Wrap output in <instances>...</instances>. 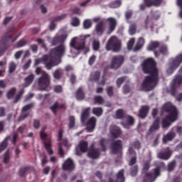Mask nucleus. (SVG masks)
Returning <instances> with one entry per match:
<instances>
[{"label": "nucleus", "instance_id": "1", "mask_svg": "<svg viewBox=\"0 0 182 182\" xmlns=\"http://www.w3.org/2000/svg\"><path fill=\"white\" fill-rule=\"evenodd\" d=\"M142 69L144 73H149L150 76L145 78L141 85L142 90L149 92L153 90L159 81V71L156 68V63L153 58H148L142 63Z\"/></svg>", "mask_w": 182, "mask_h": 182}, {"label": "nucleus", "instance_id": "2", "mask_svg": "<svg viewBox=\"0 0 182 182\" xmlns=\"http://www.w3.org/2000/svg\"><path fill=\"white\" fill-rule=\"evenodd\" d=\"M66 52V47L62 44L58 47L52 50L50 53V55H45L41 59H37L35 61V66L39 65V63H43L45 65L46 69L48 70L52 69L53 66H58L60 63V57L65 55Z\"/></svg>", "mask_w": 182, "mask_h": 182}, {"label": "nucleus", "instance_id": "3", "mask_svg": "<svg viewBox=\"0 0 182 182\" xmlns=\"http://www.w3.org/2000/svg\"><path fill=\"white\" fill-rule=\"evenodd\" d=\"M87 38H90V35H86L80 37H74L71 39L70 43V52L71 53L72 58H76V55L80 53V50H85V52H89V47L85 45V42H86Z\"/></svg>", "mask_w": 182, "mask_h": 182}, {"label": "nucleus", "instance_id": "4", "mask_svg": "<svg viewBox=\"0 0 182 182\" xmlns=\"http://www.w3.org/2000/svg\"><path fill=\"white\" fill-rule=\"evenodd\" d=\"M162 109L164 112H167L168 113V115L162 119L163 129H167V127L171 126V123H173V122L177 120V109L171 102L165 104L162 107Z\"/></svg>", "mask_w": 182, "mask_h": 182}, {"label": "nucleus", "instance_id": "5", "mask_svg": "<svg viewBox=\"0 0 182 182\" xmlns=\"http://www.w3.org/2000/svg\"><path fill=\"white\" fill-rule=\"evenodd\" d=\"M36 73L37 75H41V73H42V76L38 78V81L39 90H50V76H49L46 72L42 71V68H36Z\"/></svg>", "mask_w": 182, "mask_h": 182}, {"label": "nucleus", "instance_id": "6", "mask_svg": "<svg viewBox=\"0 0 182 182\" xmlns=\"http://www.w3.org/2000/svg\"><path fill=\"white\" fill-rule=\"evenodd\" d=\"M149 168H150V161L145 162L142 168V176L145 182H153L160 176V168H155L152 173L148 172Z\"/></svg>", "mask_w": 182, "mask_h": 182}, {"label": "nucleus", "instance_id": "7", "mask_svg": "<svg viewBox=\"0 0 182 182\" xmlns=\"http://www.w3.org/2000/svg\"><path fill=\"white\" fill-rule=\"evenodd\" d=\"M106 49L112 52H119L122 49V41L114 36H112L107 43Z\"/></svg>", "mask_w": 182, "mask_h": 182}, {"label": "nucleus", "instance_id": "8", "mask_svg": "<svg viewBox=\"0 0 182 182\" xmlns=\"http://www.w3.org/2000/svg\"><path fill=\"white\" fill-rule=\"evenodd\" d=\"M182 63V53L178 54L175 58L170 60V62L167 66V74L171 75L180 65Z\"/></svg>", "mask_w": 182, "mask_h": 182}, {"label": "nucleus", "instance_id": "9", "mask_svg": "<svg viewBox=\"0 0 182 182\" xmlns=\"http://www.w3.org/2000/svg\"><path fill=\"white\" fill-rule=\"evenodd\" d=\"M136 42V38H131L129 42L127 43V48L129 50H140L144 46V38L142 37H140L137 41L136 43L134 45V43Z\"/></svg>", "mask_w": 182, "mask_h": 182}, {"label": "nucleus", "instance_id": "10", "mask_svg": "<svg viewBox=\"0 0 182 182\" xmlns=\"http://www.w3.org/2000/svg\"><path fill=\"white\" fill-rule=\"evenodd\" d=\"M124 60V58H123L122 55L112 57L110 64L111 69H119V68L123 65Z\"/></svg>", "mask_w": 182, "mask_h": 182}, {"label": "nucleus", "instance_id": "11", "mask_svg": "<svg viewBox=\"0 0 182 182\" xmlns=\"http://www.w3.org/2000/svg\"><path fill=\"white\" fill-rule=\"evenodd\" d=\"M105 22L108 26V33H112L117 26V20L113 17H109L105 19Z\"/></svg>", "mask_w": 182, "mask_h": 182}, {"label": "nucleus", "instance_id": "12", "mask_svg": "<svg viewBox=\"0 0 182 182\" xmlns=\"http://www.w3.org/2000/svg\"><path fill=\"white\" fill-rule=\"evenodd\" d=\"M162 2L163 0H144V4L140 6V9H144V6H153V5L159 6Z\"/></svg>", "mask_w": 182, "mask_h": 182}, {"label": "nucleus", "instance_id": "13", "mask_svg": "<svg viewBox=\"0 0 182 182\" xmlns=\"http://www.w3.org/2000/svg\"><path fill=\"white\" fill-rule=\"evenodd\" d=\"M159 18H160V13H159L158 11L153 12L151 14V16H149L146 20L145 21L146 27L147 28L148 26H150V25L151 24L152 19L157 20L159 19Z\"/></svg>", "mask_w": 182, "mask_h": 182}, {"label": "nucleus", "instance_id": "14", "mask_svg": "<svg viewBox=\"0 0 182 182\" xmlns=\"http://www.w3.org/2000/svg\"><path fill=\"white\" fill-rule=\"evenodd\" d=\"M95 127H96V118L92 117L89 119L87 123V132H89L90 133L93 132Z\"/></svg>", "mask_w": 182, "mask_h": 182}, {"label": "nucleus", "instance_id": "15", "mask_svg": "<svg viewBox=\"0 0 182 182\" xmlns=\"http://www.w3.org/2000/svg\"><path fill=\"white\" fill-rule=\"evenodd\" d=\"M180 86H182V75L176 76L173 80L171 84L172 90L177 89V87H180Z\"/></svg>", "mask_w": 182, "mask_h": 182}, {"label": "nucleus", "instance_id": "16", "mask_svg": "<svg viewBox=\"0 0 182 182\" xmlns=\"http://www.w3.org/2000/svg\"><path fill=\"white\" fill-rule=\"evenodd\" d=\"M75 168V163L73 160L68 159L63 164V170H73Z\"/></svg>", "mask_w": 182, "mask_h": 182}, {"label": "nucleus", "instance_id": "17", "mask_svg": "<svg viewBox=\"0 0 182 182\" xmlns=\"http://www.w3.org/2000/svg\"><path fill=\"white\" fill-rule=\"evenodd\" d=\"M128 157L132 158L129 161V166H133L136 163V153L133 151V148L130 146L128 149Z\"/></svg>", "mask_w": 182, "mask_h": 182}, {"label": "nucleus", "instance_id": "18", "mask_svg": "<svg viewBox=\"0 0 182 182\" xmlns=\"http://www.w3.org/2000/svg\"><path fill=\"white\" fill-rule=\"evenodd\" d=\"M95 31L98 35H102L106 31V23L101 21L95 26Z\"/></svg>", "mask_w": 182, "mask_h": 182}, {"label": "nucleus", "instance_id": "19", "mask_svg": "<svg viewBox=\"0 0 182 182\" xmlns=\"http://www.w3.org/2000/svg\"><path fill=\"white\" fill-rule=\"evenodd\" d=\"M33 106V105L28 104L23 107L22 109L23 114L18 118L19 122H22V120H24V119H26V117H28V114H25V112H28L29 109H32Z\"/></svg>", "mask_w": 182, "mask_h": 182}, {"label": "nucleus", "instance_id": "20", "mask_svg": "<svg viewBox=\"0 0 182 182\" xmlns=\"http://www.w3.org/2000/svg\"><path fill=\"white\" fill-rule=\"evenodd\" d=\"M122 150V141H116L112 146V153L116 154V153H119Z\"/></svg>", "mask_w": 182, "mask_h": 182}, {"label": "nucleus", "instance_id": "21", "mask_svg": "<svg viewBox=\"0 0 182 182\" xmlns=\"http://www.w3.org/2000/svg\"><path fill=\"white\" fill-rule=\"evenodd\" d=\"M109 130L112 137L117 138L119 137L120 134H122V131H120V128L117 126H111Z\"/></svg>", "mask_w": 182, "mask_h": 182}, {"label": "nucleus", "instance_id": "22", "mask_svg": "<svg viewBox=\"0 0 182 182\" xmlns=\"http://www.w3.org/2000/svg\"><path fill=\"white\" fill-rule=\"evenodd\" d=\"M68 39V34H63L62 36H56L52 41V45H56L58 42H65Z\"/></svg>", "mask_w": 182, "mask_h": 182}, {"label": "nucleus", "instance_id": "23", "mask_svg": "<svg viewBox=\"0 0 182 182\" xmlns=\"http://www.w3.org/2000/svg\"><path fill=\"white\" fill-rule=\"evenodd\" d=\"M168 48H167V46H163L159 52L154 51L155 58H159L161 56V55H168Z\"/></svg>", "mask_w": 182, "mask_h": 182}, {"label": "nucleus", "instance_id": "24", "mask_svg": "<svg viewBox=\"0 0 182 182\" xmlns=\"http://www.w3.org/2000/svg\"><path fill=\"white\" fill-rule=\"evenodd\" d=\"M63 147H65V149H68V147H69L68 139H63L59 145V154H60V156H63L65 154L63 153Z\"/></svg>", "mask_w": 182, "mask_h": 182}, {"label": "nucleus", "instance_id": "25", "mask_svg": "<svg viewBox=\"0 0 182 182\" xmlns=\"http://www.w3.org/2000/svg\"><path fill=\"white\" fill-rule=\"evenodd\" d=\"M149 107L147 106H143L139 110V117H141V119H144L146 116H147V113H149Z\"/></svg>", "mask_w": 182, "mask_h": 182}, {"label": "nucleus", "instance_id": "26", "mask_svg": "<svg viewBox=\"0 0 182 182\" xmlns=\"http://www.w3.org/2000/svg\"><path fill=\"white\" fill-rule=\"evenodd\" d=\"M124 171L121 170L119 171V173L117 174V181H114L112 179H109V182H124Z\"/></svg>", "mask_w": 182, "mask_h": 182}, {"label": "nucleus", "instance_id": "27", "mask_svg": "<svg viewBox=\"0 0 182 182\" xmlns=\"http://www.w3.org/2000/svg\"><path fill=\"white\" fill-rule=\"evenodd\" d=\"M173 137H176V134L174 132H170L168 133L166 135H165L163 138V143L166 144L167 141H171L173 140Z\"/></svg>", "mask_w": 182, "mask_h": 182}, {"label": "nucleus", "instance_id": "28", "mask_svg": "<svg viewBox=\"0 0 182 182\" xmlns=\"http://www.w3.org/2000/svg\"><path fill=\"white\" fill-rule=\"evenodd\" d=\"M33 79H35V75L33 74H31L27 77L25 78V82L23 85V87H28L33 82Z\"/></svg>", "mask_w": 182, "mask_h": 182}, {"label": "nucleus", "instance_id": "29", "mask_svg": "<svg viewBox=\"0 0 182 182\" xmlns=\"http://www.w3.org/2000/svg\"><path fill=\"white\" fill-rule=\"evenodd\" d=\"M99 155L100 154L97 149H91L88 151V157H90V159H97L99 157Z\"/></svg>", "mask_w": 182, "mask_h": 182}, {"label": "nucleus", "instance_id": "30", "mask_svg": "<svg viewBox=\"0 0 182 182\" xmlns=\"http://www.w3.org/2000/svg\"><path fill=\"white\" fill-rule=\"evenodd\" d=\"M127 119L128 124H126L125 122L122 123L124 129H129V127L132 126V124H134V118H133L132 117L127 116Z\"/></svg>", "mask_w": 182, "mask_h": 182}, {"label": "nucleus", "instance_id": "31", "mask_svg": "<svg viewBox=\"0 0 182 182\" xmlns=\"http://www.w3.org/2000/svg\"><path fill=\"white\" fill-rule=\"evenodd\" d=\"M78 149H80V151H81V153H85V151H87V142L85 141L80 142Z\"/></svg>", "mask_w": 182, "mask_h": 182}, {"label": "nucleus", "instance_id": "32", "mask_svg": "<svg viewBox=\"0 0 182 182\" xmlns=\"http://www.w3.org/2000/svg\"><path fill=\"white\" fill-rule=\"evenodd\" d=\"M171 154V152H170V150L168 149L166 153L158 154V157L159 159H162V160H168V159H170Z\"/></svg>", "mask_w": 182, "mask_h": 182}, {"label": "nucleus", "instance_id": "33", "mask_svg": "<svg viewBox=\"0 0 182 182\" xmlns=\"http://www.w3.org/2000/svg\"><path fill=\"white\" fill-rule=\"evenodd\" d=\"M66 106L65 105H59L58 102H55L53 106L50 107V109L53 113H56L58 109H65Z\"/></svg>", "mask_w": 182, "mask_h": 182}, {"label": "nucleus", "instance_id": "34", "mask_svg": "<svg viewBox=\"0 0 182 182\" xmlns=\"http://www.w3.org/2000/svg\"><path fill=\"white\" fill-rule=\"evenodd\" d=\"M44 146L48 154H53V151L51 148L50 139H47L46 141L44 142Z\"/></svg>", "mask_w": 182, "mask_h": 182}, {"label": "nucleus", "instance_id": "35", "mask_svg": "<svg viewBox=\"0 0 182 182\" xmlns=\"http://www.w3.org/2000/svg\"><path fill=\"white\" fill-rule=\"evenodd\" d=\"M99 77H100V73L99 71H96L91 74L89 80L95 82L96 80H99Z\"/></svg>", "mask_w": 182, "mask_h": 182}, {"label": "nucleus", "instance_id": "36", "mask_svg": "<svg viewBox=\"0 0 182 182\" xmlns=\"http://www.w3.org/2000/svg\"><path fill=\"white\" fill-rule=\"evenodd\" d=\"M159 127H160V121L159 119H156L154 121V124L150 127L149 130L150 132H156V130H159Z\"/></svg>", "mask_w": 182, "mask_h": 182}, {"label": "nucleus", "instance_id": "37", "mask_svg": "<svg viewBox=\"0 0 182 182\" xmlns=\"http://www.w3.org/2000/svg\"><path fill=\"white\" fill-rule=\"evenodd\" d=\"M159 48V42L154 41L151 42L149 45L148 46V50H155V49H157Z\"/></svg>", "mask_w": 182, "mask_h": 182}, {"label": "nucleus", "instance_id": "38", "mask_svg": "<svg viewBox=\"0 0 182 182\" xmlns=\"http://www.w3.org/2000/svg\"><path fill=\"white\" fill-rule=\"evenodd\" d=\"M89 110H90V108L88 107L82 112L81 115V121L82 122V123L89 117Z\"/></svg>", "mask_w": 182, "mask_h": 182}, {"label": "nucleus", "instance_id": "39", "mask_svg": "<svg viewBox=\"0 0 182 182\" xmlns=\"http://www.w3.org/2000/svg\"><path fill=\"white\" fill-rule=\"evenodd\" d=\"M92 113L95 116H97V117H100V116L103 113V109L102 107H95L92 109Z\"/></svg>", "mask_w": 182, "mask_h": 182}, {"label": "nucleus", "instance_id": "40", "mask_svg": "<svg viewBox=\"0 0 182 182\" xmlns=\"http://www.w3.org/2000/svg\"><path fill=\"white\" fill-rule=\"evenodd\" d=\"M76 127V119L75 117H70L69 129H75Z\"/></svg>", "mask_w": 182, "mask_h": 182}, {"label": "nucleus", "instance_id": "41", "mask_svg": "<svg viewBox=\"0 0 182 182\" xmlns=\"http://www.w3.org/2000/svg\"><path fill=\"white\" fill-rule=\"evenodd\" d=\"M76 99L77 100H83L85 99V94H83V92L82 91V89H78L76 93Z\"/></svg>", "mask_w": 182, "mask_h": 182}, {"label": "nucleus", "instance_id": "42", "mask_svg": "<svg viewBox=\"0 0 182 182\" xmlns=\"http://www.w3.org/2000/svg\"><path fill=\"white\" fill-rule=\"evenodd\" d=\"M8 139H9V137H6L3 142L0 144V153L1 151H4V150H5V149H6V146H8Z\"/></svg>", "mask_w": 182, "mask_h": 182}, {"label": "nucleus", "instance_id": "43", "mask_svg": "<svg viewBox=\"0 0 182 182\" xmlns=\"http://www.w3.org/2000/svg\"><path fill=\"white\" fill-rule=\"evenodd\" d=\"M123 116H124V111L123 109H118L115 112V118L116 119H123Z\"/></svg>", "mask_w": 182, "mask_h": 182}, {"label": "nucleus", "instance_id": "44", "mask_svg": "<svg viewBox=\"0 0 182 182\" xmlns=\"http://www.w3.org/2000/svg\"><path fill=\"white\" fill-rule=\"evenodd\" d=\"M45 130H46V127H41V130L40 132V137L42 140H46V137H48V134L45 133Z\"/></svg>", "mask_w": 182, "mask_h": 182}, {"label": "nucleus", "instance_id": "45", "mask_svg": "<svg viewBox=\"0 0 182 182\" xmlns=\"http://www.w3.org/2000/svg\"><path fill=\"white\" fill-rule=\"evenodd\" d=\"M122 6V1L115 0L112 3L110 4L111 8H119Z\"/></svg>", "mask_w": 182, "mask_h": 182}, {"label": "nucleus", "instance_id": "46", "mask_svg": "<svg viewBox=\"0 0 182 182\" xmlns=\"http://www.w3.org/2000/svg\"><path fill=\"white\" fill-rule=\"evenodd\" d=\"M15 93H16V89L15 88H11L10 90H9L6 94L8 99H12Z\"/></svg>", "mask_w": 182, "mask_h": 182}, {"label": "nucleus", "instance_id": "47", "mask_svg": "<svg viewBox=\"0 0 182 182\" xmlns=\"http://www.w3.org/2000/svg\"><path fill=\"white\" fill-rule=\"evenodd\" d=\"M53 77L55 79H60V77H62V70H60V69L55 70L53 73Z\"/></svg>", "mask_w": 182, "mask_h": 182}, {"label": "nucleus", "instance_id": "48", "mask_svg": "<svg viewBox=\"0 0 182 182\" xmlns=\"http://www.w3.org/2000/svg\"><path fill=\"white\" fill-rule=\"evenodd\" d=\"M92 48L94 50H99L100 48V43L97 40H94L92 42Z\"/></svg>", "mask_w": 182, "mask_h": 182}, {"label": "nucleus", "instance_id": "49", "mask_svg": "<svg viewBox=\"0 0 182 182\" xmlns=\"http://www.w3.org/2000/svg\"><path fill=\"white\" fill-rule=\"evenodd\" d=\"M84 29H89L92 27V21L87 19L83 23Z\"/></svg>", "mask_w": 182, "mask_h": 182}, {"label": "nucleus", "instance_id": "50", "mask_svg": "<svg viewBox=\"0 0 182 182\" xmlns=\"http://www.w3.org/2000/svg\"><path fill=\"white\" fill-rule=\"evenodd\" d=\"M68 16L66 14H61L60 16H58L54 18L55 22H60V21H63Z\"/></svg>", "mask_w": 182, "mask_h": 182}, {"label": "nucleus", "instance_id": "51", "mask_svg": "<svg viewBox=\"0 0 182 182\" xmlns=\"http://www.w3.org/2000/svg\"><path fill=\"white\" fill-rule=\"evenodd\" d=\"M107 144V141L105 139H102L100 141V145L101 146V150L104 151L106 150V144Z\"/></svg>", "mask_w": 182, "mask_h": 182}, {"label": "nucleus", "instance_id": "52", "mask_svg": "<svg viewBox=\"0 0 182 182\" xmlns=\"http://www.w3.org/2000/svg\"><path fill=\"white\" fill-rule=\"evenodd\" d=\"M72 26H79L80 25V20L77 18H73L71 21Z\"/></svg>", "mask_w": 182, "mask_h": 182}, {"label": "nucleus", "instance_id": "53", "mask_svg": "<svg viewBox=\"0 0 182 182\" xmlns=\"http://www.w3.org/2000/svg\"><path fill=\"white\" fill-rule=\"evenodd\" d=\"M16 69V64L14 62H11L9 64V73H14Z\"/></svg>", "mask_w": 182, "mask_h": 182}, {"label": "nucleus", "instance_id": "54", "mask_svg": "<svg viewBox=\"0 0 182 182\" xmlns=\"http://www.w3.org/2000/svg\"><path fill=\"white\" fill-rule=\"evenodd\" d=\"M95 102L97 103L98 105H102V103L105 102L103 100V97L100 96H97L95 97Z\"/></svg>", "mask_w": 182, "mask_h": 182}, {"label": "nucleus", "instance_id": "55", "mask_svg": "<svg viewBox=\"0 0 182 182\" xmlns=\"http://www.w3.org/2000/svg\"><path fill=\"white\" fill-rule=\"evenodd\" d=\"M129 34L130 35H134L136 33V25L132 24L129 27Z\"/></svg>", "mask_w": 182, "mask_h": 182}, {"label": "nucleus", "instance_id": "56", "mask_svg": "<svg viewBox=\"0 0 182 182\" xmlns=\"http://www.w3.org/2000/svg\"><path fill=\"white\" fill-rule=\"evenodd\" d=\"M62 85H55L54 86V92L55 93H62Z\"/></svg>", "mask_w": 182, "mask_h": 182}, {"label": "nucleus", "instance_id": "57", "mask_svg": "<svg viewBox=\"0 0 182 182\" xmlns=\"http://www.w3.org/2000/svg\"><path fill=\"white\" fill-rule=\"evenodd\" d=\"M9 162V151H7L6 153L4 154V163L6 164Z\"/></svg>", "mask_w": 182, "mask_h": 182}, {"label": "nucleus", "instance_id": "58", "mask_svg": "<svg viewBox=\"0 0 182 182\" xmlns=\"http://www.w3.org/2000/svg\"><path fill=\"white\" fill-rule=\"evenodd\" d=\"M26 45V42L24 40H20L17 44L16 46L17 48H22V46H25Z\"/></svg>", "mask_w": 182, "mask_h": 182}, {"label": "nucleus", "instance_id": "59", "mask_svg": "<svg viewBox=\"0 0 182 182\" xmlns=\"http://www.w3.org/2000/svg\"><path fill=\"white\" fill-rule=\"evenodd\" d=\"M176 166V162L173 161L168 164V171H172L173 168H174V166Z\"/></svg>", "mask_w": 182, "mask_h": 182}, {"label": "nucleus", "instance_id": "60", "mask_svg": "<svg viewBox=\"0 0 182 182\" xmlns=\"http://www.w3.org/2000/svg\"><path fill=\"white\" fill-rule=\"evenodd\" d=\"M96 60V56L95 55H92L89 60H88V63L89 65H90L92 66V65H93V63H95V61Z\"/></svg>", "mask_w": 182, "mask_h": 182}, {"label": "nucleus", "instance_id": "61", "mask_svg": "<svg viewBox=\"0 0 182 182\" xmlns=\"http://www.w3.org/2000/svg\"><path fill=\"white\" fill-rule=\"evenodd\" d=\"M137 174V166H134L131 169V176H136Z\"/></svg>", "mask_w": 182, "mask_h": 182}, {"label": "nucleus", "instance_id": "62", "mask_svg": "<svg viewBox=\"0 0 182 182\" xmlns=\"http://www.w3.org/2000/svg\"><path fill=\"white\" fill-rule=\"evenodd\" d=\"M107 93L108 96H113V87H109L107 89Z\"/></svg>", "mask_w": 182, "mask_h": 182}, {"label": "nucleus", "instance_id": "63", "mask_svg": "<svg viewBox=\"0 0 182 182\" xmlns=\"http://www.w3.org/2000/svg\"><path fill=\"white\" fill-rule=\"evenodd\" d=\"M6 87V82L4 80H0V89H5Z\"/></svg>", "mask_w": 182, "mask_h": 182}, {"label": "nucleus", "instance_id": "64", "mask_svg": "<svg viewBox=\"0 0 182 182\" xmlns=\"http://www.w3.org/2000/svg\"><path fill=\"white\" fill-rule=\"evenodd\" d=\"M124 82V77L119 78L117 80V85L119 87H120V85Z\"/></svg>", "mask_w": 182, "mask_h": 182}]
</instances>
